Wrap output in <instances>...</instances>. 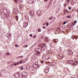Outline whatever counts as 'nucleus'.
Instances as JSON below:
<instances>
[{
	"label": "nucleus",
	"mask_w": 78,
	"mask_h": 78,
	"mask_svg": "<svg viewBox=\"0 0 78 78\" xmlns=\"http://www.w3.org/2000/svg\"><path fill=\"white\" fill-rule=\"evenodd\" d=\"M52 41L53 42H58V39H54Z\"/></svg>",
	"instance_id": "obj_17"
},
{
	"label": "nucleus",
	"mask_w": 78,
	"mask_h": 78,
	"mask_svg": "<svg viewBox=\"0 0 78 78\" xmlns=\"http://www.w3.org/2000/svg\"><path fill=\"white\" fill-rule=\"evenodd\" d=\"M49 24V23H47V24H46L47 26H48Z\"/></svg>",
	"instance_id": "obj_42"
},
{
	"label": "nucleus",
	"mask_w": 78,
	"mask_h": 78,
	"mask_svg": "<svg viewBox=\"0 0 78 78\" xmlns=\"http://www.w3.org/2000/svg\"><path fill=\"white\" fill-rule=\"evenodd\" d=\"M41 51L42 50H41V49H40V48H38L37 49V51L38 53H41Z\"/></svg>",
	"instance_id": "obj_9"
},
{
	"label": "nucleus",
	"mask_w": 78,
	"mask_h": 78,
	"mask_svg": "<svg viewBox=\"0 0 78 78\" xmlns=\"http://www.w3.org/2000/svg\"><path fill=\"white\" fill-rule=\"evenodd\" d=\"M23 62V61H21V62H20V63H19V64H21V63H22Z\"/></svg>",
	"instance_id": "obj_43"
},
{
	"label": "nucleus",
	"mask_w": 78,
	"mask_h": 78,
	"mask_svg": "<svg viewBox=\"0 0 78 78\" xmlns=\"http://www.w3.org/2000/svg\"><path fill=\"white\" fill-rule=\"evenodd\" d=\"M76 39H78V37L77 38H76Z\"/></svg>",
	"instance_id": "obj_53"
},
{
	"label": "nucleus",
	"mask_w": 78,
	"mask_h": 78,
	"mask_svg": "<svg viewBox=\"0 0 78 78\" xmlns=\"http://www.w3.org/2000/svg\"><path fill=\"white\" fill-rule=\"evenodd\" d=\"M26 23L27 24V25H26V23H24V27H25V28H26V27H27V26H28V22Z\"/></svg>",
	"instance_id": "obj_15"
},
{
	"label": "nucleus",
	"mask_w": 78,
	"mask_h": 78,
	"mask_svg": "<svg viewBox=\"0 0 78 78\" xmlns=\"http://www.w3.org/2000/svg\"><path fill=\"white\" fill-rule=\"evenodd\" d=\"M66 12H69V11L67 9L66 10Z\"/></svg>",
	"instance_id": "obj_47"
},
{
	"label": "nucleus",
	"mask_w": 78,
	"mask_h": 78,
	"mask_svg": "<svg viewBox=\"0 0 78 78\" xmlns=\"http://www.w3.org/2000/svg\"><path fill=\"white\" fill-rule=\"evenodd\" d=\"M77 64H78V63L76 62H73L72 65H73V66H76V65H77Z\"/></svg>",
	"instance_id": "obj_14"
},
{
	"label": "nucleus",
	"mask_w": 78,
	"mask_h": 78,
	"mask_svg": "<svg viewBox=\"0 0 78 78\" xmlns=\"http://www.w3.org/2000/svg\"><path fill=\"white\" fill-rule=\"evenodd\" d=\"M43 37H44V36H42V39H43Z\"/></svg>",
	"instance_id": "obj_50"
},
{
	"label": "nucleus",
	"mask_w": 78,
	"mask_h": 78,
	"mask_svg": "<svg viewBox=\"0 0 78 78\" xmlns=\"http://www.w3.org/2000/svg\"><path fill=\"white\" fill-rule=\"evenodd\" d=\"M14 1L15 2H16V3H17V1H16V0H14Z\"/></svg>",
	"instance_id": "obj_44"
},
{
	"label": "nucleus",
	"mask_w": 78,
	"mask_h": 78,
	"mask_svg": "<svg viewBox=\"0 0 78 78\" xmlns=\"http://www.w3.org/2000/svg\"><path fill=\"white\" fill-rule=\"evenodd\" d=\"M72 26H74V23H72Z\"/></svg>",
	"instance_id": "obj_45"
},
{
	"label": "nucleus",
	"mask_w": 78,
	"mask_h": 78,
	"mask_svg": "<svg viewBox=\"0 0 78 78\" xmlns=\"http://www.w3.org/2000/svg\"><path fill=\"white\" fill-rule=\"evenodd\" d=\"M33 66L34 68H38V66L37 64H33Z\"/></svg>",
	"instance_id": "obj_8"
},
{
	"label": "nucleus",
	"mask_w": 78,
	"mask_h": 78,
	"mask_svg": "<svg viewBox=\"0 0 78 78\" xmlns=\"http://www.w3.org/2000/svg\"><path fill=\"white\" fill-rule=\"evenodd\" d=\"M37 14H38V16H40V15H41V11L39 10L38 11Z\"/></svg>",
	"instance_id": "obj_10"
},
{
	"label": "nucleus",
	"mask_w": 78,
	"mask_h": 78,
	"mask_svg": "<svg viewBox=\"0 0 78 78\" xmlns=\"http://www.w3.org/2000/svg\"><path fill=\"white\" fill-rule=\"evenodd\" d=\"M48 0H44V2H47Z\"/></svg>",
	"instance_id": "obj_46"
},
{
	"label": "nucleus",
	"mask_w": 78,
	"mask_h": 78,
	"mask_svg": "<svg viewBox=\"0 0 78 78\" xmlns=\"http://www.w3.org/2000/svg\"><path fill=\"white\" fill-rule=\"evenodd\" d=\"M29 13L31 16H34V12L33 10L30 11Z\"/></svg>",
	"instance_id": "obj_5"
},
{
	"label": "nucleus",
	"mask_w": 78,
	"mask_h": 78,
	"mask_svg": "<svg viewBox=\"0 0 78 78\" xmlns=\"http://www.w3.org/2000/svg\"><path fill=\"white\" fill-rule=\"evenodd\" d=\"M17 64H19V62H18L17 63V62L15 63V64H14V66H17Z\"/></svg>",
	"instance_id": "obj_19"
},
{
	"label": "nucleus",
	"mask_w": 78,
	"mask_h": 78,
	"mask_svg": "<svg viewBox=\"0 0 78 78\" xmlns=\"http://www.w3.org/2000/svg\"><path fill=\"white\" fill-rule=\"evenodd\" d=\"M41 64H43L44 63V61H41Z\"/></svg>",
	"instance_id": "obj_33"
},
{
	"label": "nucleus",
	"mask_w": 78,
	"mask_h": 78,
	"mask_svg": "<svg viewBox=\"0 0 78 78\" xmlns=\"http://www.w3.org/2000/svg\"><path fill=\"white\" fill-rule=\"evenodd\" d=\"M67 18H70V16H67Z\"/></svg>",
	"instance_id": "obj_35"
},
{
	"label": "nucleus",
	"mask_w": 78,
	"mask_h": 78,
	"mask_svg": "<svg viewBox=\"0 0 78 78\" xmlns=\"http://www.w3.org/2000/svg\"><path fill=\"white\" fill-rule=\"evenodd\" d=\"M20 70H23V67H21Z\"/></svg>",
	"instance_id": "obj_28"
},
{
	"label": "nucleus",
	"mask_w": 78,
	"mask_h": 78,
	"mask_svg": "<svg viewBox=\"0 0 78 78\" xmlns=\"http://www.w3.org/2000/svg\"><path fill=\"white\" fill-rule=\"evenodd\" d=\"M52 65H54V66H55V65H56V63H55V62L53 63Z\"/></svg>",
	"instance_id": "obj_34"
},
{
	"label": "nucleus",
	"mask_w": 78,
	"mask_h": 78,
	"mask_svg": "<svg viewBox=\"0 0 78 78\" xmlns=\"http://www.w3.org/2000/svg\"><path fill=\"white\" fill-rule=\"evenodd\" d=\"M64 6H65V7L66 8V4H64Z\"/></svg>",
	"instance_id": "obj_40"
},
{
	"label": "nucleus",
	"mask_w": 78,
	"mask_h": 78,
	"mask_svg": "<svg viewBox=\"0 0 78 78\" xmlns=\"http://www.w3.org/2000/svg\"><path fill=\"white\" fill-rule=\"evenodd\" d=\"M68 9L69 10H70L72 9V8L70 7H68Z\"/></svg>",
	"instance_id": "obj_30"
},
{
	"label": "nucleus",
	"mask_w": 78,
	"mask_h": 78,
	"mask_svg": "<svg viewBox=\"0 0 78 78\" xmlns=\"http://www.w3.org/2000/svg\"><path fill=\"white\" fill-rule=\"evenodd\" d=\"M16 19V20H18V19H19L18 18H19V16H16L15 17Z\"/></svg>",
	"instance_id": "obj_21"
},
{
	"label": "nucleus",
	"mask_w": 78,
	"mask_h": 78,
	"mask_svg": "<svg viewBox=\"0 0 78 78\" xmlns=\"http://www.w3.org/2000/svg\"><path fill=\"white\" fill-rule=\"evenodd\" d=\"M20 57H22V56H21L20 57H19V58H20Z\"/></svg>",
	"instance_id": "obj_51"
},
{
	"label": "nucleus",
	"mask_w": 78,
	"mask_h": 78,
	"mask_svg": "<svg viewBox=\"0 0 78 78\" xmlns=\"http://www.w3.org/2000/svg\"><path fill=\"white\" fill-rule=\"evenodd\" d=\"M74 23H76L77 22V21H76V20H75L74 21Z\"/></svg>",
	"instance_id": "obj_32"
},
{
	"label": "nucleus",
	"mask_w": 78,
	"mask_h": 78,
	"mask_svg": "<svg viewBox=\"0 0 78 78\" xmlns=\"http://www.w3.org/2000/svg\"><path fill=\"white\" fill-rule=\"evenodd\" d=\"M35 72V71H34V73Z\"/></svg>",
	"instance_id": "obj_52"
},
{
	"label": "nucleus",
	"mask_w": 78,
	"mask_h": 78,
	"mask_svg": "<svg viewBox=\"0 0 78 78\" xmlns=\"http://www.w3.org/2000/svg\"><path fill=\"white\" fill-rule=\"evenodd\" d=\"M21 76L22 78H26L27 77V73L25 72L21 73Z\"/></svg>",
	"instance_id": "obj_1"
},
{
	"label": "nucleus",
	"mask_w": 78,
	"mask_h": 78,
	"mask_svg": "<svg viewBox=\"0 0 78 78\" xmlns=\"http://www.w3.org/2000/svg\"><path fill=\"white\" fill-rule=\"evenodd\" d=\"M30 66L29 65H28L27 66H26V69H27V70H28V69H30Z\"/></svg>",
	"instance_id": "obj_18"
},
{
	"label": "nucleus",
	"mask_w": 78,
	"mask_h": 78,
	"mask_svg": "<svg viewBox=\"0 0 78 78\" xmlns=\"http://www.w3.org/2000/svg\"><path fill=\"white\" fill-rule=\"evenodd\" d=\"M28 3L30 4H32L34 3V0H28Z\"/></svg>",
	"instance_id": "obj_7"
},
{
	"label": "nucleus",
	"mask_w": 78,
	"mask_h": 78,
	"mask_svg": "<svg viewBox=\"0 0 78 78\" xmlns=\"http://www.w3.org/2000/svg\"><path fill=\"white\" fill-rule=\"evenodd\" d=\"M30 37H32L33 36V34H30Z\"/></svg>",
	"instance_id": "obj_39"
},
{
	"label": "nucleus",
	"mask_w": 78,
	"mask_h": 78,
	"mask_svg": "<svg viewBox=\"0 0 78 78\" xmlns=\"http://www.w3.org/2000/svg\"><path fill=\"white\" fill-rule=\"evenodd\" d=\"M19 6L20 8L21 9H22L23 8V5H20Z\"/></svg>",
	"instance_id": "obj_12"
},
{
	"label": "nucleus",
	"mask_w": 78,
	"mask_h": 78,
	"mask_svg": "<svg viewBox=\"0 0 78 78\" xmlns=\"http://www.w3.org/2000/svg\"><path fill=\"white\" fill-rule=\"evenodd\" d=\"M53 17L52 16H51L49 17V19L50 20H52V19H53Z\"/></svg>",
	"instance_id": "obj_20"
},
{
	"label": "nucleus",
	"mask_w": 78,
	"mask_h": 78,
	"mask_svg": "<svg viewBox=\"0 0 78 78\" xmlns=\"http://www.w3.org/2000/svg\"><path fill=\"white\" fill-rule=\"evenodd\" d=\"M47 46H44L43 47H41V48L43 49V51H45V50H47Z\"/></svg>",
	"instance_id": "obj_6"
},
{
	"label": "nucleus",
	"mask_w": 78,
	"mask_h": 78,
	"mask_svg": "<svg viewBox=\"0 0 78 78\" xmlns=\"http://www.w3.org/2000/svg\"><path fill=\"white\" fill-rule=\"evenodd\" d=\"M64 40L65 41H67V39L66 38H64Z\"/></svg>",
	"instance_id": "obj_41"
},
{
	"label": "nucleus",
	"mask_w": 78,
	"mask_h": 78,
	"mask_svg": "<svg viewBox=\"0 0 78 78\" xmlns=\"http://www.w3.org/2000/svg\"><path fill=\"white\" fill-rule=\"evenodd\" d=\"M66 23H67L66 22H63V25H65V24H66Z\"/></svg>",
	"instance_id": "obj_36"
},
{
	"label": "nucleus",
	"mask_w": 78,
	"mask_h": 78,
	"mask_svg": "<svg viewBox=\"0 0 78 78\" xmlns=\"http://www.w3.org/2000/svg\"><path fill=\"white\" fill-rule=\"evenodd\" d=\"M57 30H59V31H60V28H58L57 29Z\"/></svg>",
	"instance_id": "obj_31"
},
{
	"label": "nucleus",
	"mask_w": 78,
	"mask_h": 78,
	"mask_svg": "<svg viewBox=\"0 0 78 78\" xmlns=\"http://www.w3.org/2000/svg\"><path fill=\"white\" fill-rule=\"evenodd\" d=\"M68 55H73V51H72V50H69L68 52Z\"/></svg>",
	"instance_id": "obj_4"
},
{
	"label": "nucleus",
	"mask_w": 78,
	"mask_h": 78,
	"mask_svg": "<svg viewBox=\"0 0 78 78\" xmlns=\"http://www.w3.org/2000/svg\"><path fill=\"white\" fill-rule=\"evenodd\" d=\"M49 70H50V68H49V67H47L46 69V73H48V72H49Z\"/></svg>",
	"instance_id": "obj_11"
},
{
	"label": "nucleus",
	"mask_w": 78,
	"mask_h": 78,
	"mask_svg": "<svg viewBox=\"0 0 78 78\" xmlns=\"http://www.w3.org/2000/svg\"><path fill=\"white\" fill-rule=\"evenodd\" d=\"M73 61L70 60L68 61L67 62V63L69 64H72V65L73 63Z\"/></svg>",
	"instance_id": "obj_3"
},
{
	"label": "nucleus",
	"mask_w": 78,
	"mask_h": 78,
	"mask_svg": "<svg viewBox=\"0 0 78 78\" xmlns=\"http://www.w3.org/2000/svg\"><path fill=\"white\" fill-rule=\"evenodd\" d=\"M37 36L36 35H34V36H33V38H34V39L35 38H36Z\"/></svg>",
	"instance_id": "obj_24"
},
{
	"label": "nucleus",
	"mask_w": 78,
	"mask_h": 78,
	"mask_svg": "<svg viewBox=\"0 0 78 78\" xmlns=\"http://www.w3.org/2000/svg\"><path fill=\"white\" fill-rule=\"evenodd\" d=\"M44 41L45 42H48V41H49V40L48 37H46L45 38Z\"/></svg>",
	"instance_id": "obj_13"
},
{
	"label": "nucleus",
	"mask_w": 78,
	"mask_h": 78,
	"mask_svg": "<svg viewBox=\"0 0 78 78\" xmlns=\"http://www.w3.org/2000/svg\"><path fill=\"white\" fill-rule=\"evenodd\" d=\"M67 2H70L69 0H68Z\"/></svg>",
	"instance_id": "obj_49"
},
{
	"label": "nucleus",
	"mask_w": 78,
	"mask_h": 78,
	"mask_svg": "<svg viewBox=\"0 0 78 78\" xmlns=\"http://www.w3.org/2000/svg\"><path fill=\"white\" fill-rule=\"evenodd\" d=\"M71 39H75V37H73V36H72L71 37Z\"/></svg>",
	"instance_id": "obj_25"
},
{
	"label": "nucleus",
	"mask_w": 78,
	"mask_h": 78,
	"mask_svg": "<svg viewBox=\"0 0 78 78\" xmlns=\"http://www.w3.org/2000/svg\"><path fill=\"white\" fill-rule=\"evenodd\" d=\"M70 27V26H67V27L69 28V30H72V28H73L72 27L70 26V27Z\"/></svg>",
	"instance_id": "obj_16"
},
{
	"label": "nucleus",
	"mask_w": 78,
	"mask_h": 78,
	"mask_svg": "<svg viewBox=\"0 0 78 78\" xmlns=\"http://www.w3.org/2000/svg\"><path fill=\"white\" fill-rule=\"evenodd\" d=\"M20 73L18 72L17 73H16L15 74V76L16 77V78H18V77H20Z\"/></svg>",
	"instance_id": "obj_2"
},
{
	"label": "nucleus",
	"mask_w": 78,
	"mask_h": 78,
	"mask_svg": "<svg viewBox=\"0 0 78 78\" xmlns=\"http://www.w3.org/2000/svg\"><path fill=\"white\" fill-rule=\"evenodd\" d=\"M27 45H26L25 46H23V47H24V48L25 47L26 48H27Z\"/></svg>",
	"instance_id": "obj_38"
},
{
	"label": "nucleus",
	"mask_w": 78,
	"mask_h": 78,
	"mask_svg": "<svg viewBox=\"0 0 78 78\" xmlns=\"http://www.w3.org/2000/svg\"><path fill=\"white\" fill-rule=\"evenodd\" d=\"M45 27H43V29H45Z\"/></svg>",
	"instance_id": "obj_48"
},
{
	"label": "nucleus",
	"mask_w": 78,
	"mask_h": 78,
	"mask_svg": "<svg viewBox=\"0 0 78 78\" xmlns=\"http://www.w3.org/2000/svg\"><path fill=\"white\" fill-rule=\"evenodd\" d=\"M15 13L16 14H17V10L16 9L15 10Z\"/></svg>",
	"instance_id": "obj_26"
},
{
	"label": "nucleus",
	"mask_w": 78,
	"mask_h": 78,
	"mask_svg": "<svg viewBox=\"0 0 78 78\" xmlns=\"http://www.w3.org/2000/svg\"><path fill=\"white\" fill-rule=\"evenodd\" d=\"M10 53L9 52H7L6 54L7 55H9Z\"/></svg>",
	"instance_id": "obj_37"
},
{
	"label": "nucleus",
	"mask_w": 78,
	"mask_h": 78,
	"mask_svg": "<svg viewBox=\"0 0 78 78\" xmlns=\"http://www.w3.org/2000/svg\"><path fill=\"white\" fill-rule=\"evenodd\" d=\"M38 32H41V28H39L38 29Z\"/></svg>",
	"instance_id": "obj_23"
},
{
	"label": "nucleus",
	"mask_w": 78,
	"mask_h": 78,
	"mask_svg": "<svg viewBox=\"0 0 78 78\" xmlns=\"http://www.w3.org/2000/svg\"><path fill=\"white\" fill-rule=\"evenodd\" d=\"M19 1L20 0H19Z\"/></svg>",
	"instance_id": "obj_54"
},
{
	"label": "nucleus",
	"mask_w": 78,
	"mask_h": 78,
	"mask_svg": "<svg viewBox=\"0 0 78 78\" xmlns=\"http://www.w3.org/2000/svg\"><path fill=\"white\" fill-rule=\"evenodd\" d=\"M73 3L74 4V3H75L76 2H75V1H74V0H73V2H72L71 4H72Z\"/></svg>",
	"instance_id": "obj_29"
},
{
	"label": "nucleus",
	"mask_w": 78,
	"mask_h": 78,
	"mask_svg": "<svg viewBox=\"0 0 78 78\" xmlns=\"http://www.w3.org/2000/svg\"><path fill=\"white\" fill-rule=\"evenodd\" d=\"M40 55V53L39 52H38L36 53V55L37 56H39V55Z\"/></svg>",
	"instance_id": "obj_22"
},
{
	"label": "nucleus",
	"mask_w": 78,
	"mask_h": 78,
	"mask_svg": "<svg viewBox=\"0 0 78 78\" xmlns=\"http://www.w3.org/2000/svg\"><path fill=\"white\" fill-rule=\"evenodd\" d=\"M15 47H19V46L17 44H16L15 45Z\"/></svg>",
	"instance_id": "obj_27"
}]
</instances>
